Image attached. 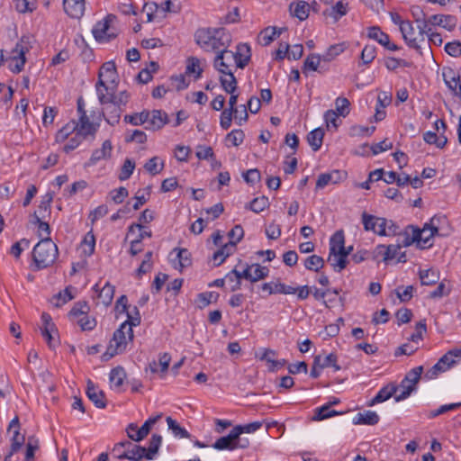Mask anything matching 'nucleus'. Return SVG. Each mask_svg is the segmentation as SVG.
<instances>
[{"instance_id":"1","label":"nucleus","mask_w":461,"mask_h":461,"mask_svg":"<svg viewBox=\"0 0 461 461\" xmlns=\"http://www.w3.org/2000/svg\"><path fill=\"white\" fill-rule=\"evenodd\" d=\"M194 40L203 50L216 54L231 42L230 35L224 28H200L194 33Z\"/></svg>"},{"instance_id":"2","label":"nucleus","mask_w":461,"mask_h":461,"mask_svg":"<svg viewBox=\"0 0 461 461\" xmlns=\"http://www.w3.org/2000/svg\"><path fill=\"white\" fill-rule=\"evenodd\" d=\"M59 256L57 245L50 237H42L34 246L32 250V260L34 269L41 270L51 266Z\"/></svg>"},{"instance_id":"3","label":"nucleus","mask_w":461,"mask_h":461,"mask_svg":"<svg viewBox=\"0 0 461 461\" xmlns=\"http://www.w3.org/2000/svg\"><path fill=\"white\" fill-rule=\"evenodd\" d=\"M32 48V37L23 35L17 41L15 47L12 50V56L9 58V69L13 73H20L26 63L25 54Z\"/></svg>"},{"instance_id":"4","label":"nucleus","mask_w":461,"mask_h":461,"mask_svg":"<svg viewBox=\"0 0 461 461\" xmlns=\"http://www.w3.org/2000/svg\"><path fill=\"white\" fill-rule=\"evenodd\" d=\"M117 72L113 61L102 65L98 73V81L95 84L96 92L113 90L116 87Z\"/></svg>"},{"instance_id":"5","label":"nucleus","mask_w":461,"mask_h":461,"mask_svg":"<svg viewBox=\"0 0 461 461\" xmlns=\"http://www.w3.org/2000/svg\"><path fill=\"white\" fill-rule=\"evenodd\" d=\"M123 448L121 454L117 455V458L123 460L128 459L131 461H140L143 458V453L145 447L140 445H136L129 440L121 441L116 443L113 448V451H118Z\"/></svg>"},{"instance_id":"6","label":"nucleus","mask_w":461,"mask_h":461,"mask_svg":"<svg viewBox=\"0 0 461 461\" xmlns=\"http://www.w3.org/2000/svg\"><path fill=\"white\" fill-rule=\"evenodd\" d=\"M115 20L113 14L107 15L103 21L96 23L92 32L95 39L99 42H108L117 36L114 32H110L111 23Z\"/></svg>"},{"instance_id":"7","label":"nucleus","mask_w":461,"mask_h":461,"mask_svg":"<svg viewBox=\"0 0 461 461\" xmlns=\"http://www.w3.org/2000/svg\"><path fill=\"white\" fill-rule=\"evenodd\" d=\"M134 338L133 330L128 322H122L120 327L113 332L110 344L119 349L122 353L125 351L129 341H132Z\"/></svg>"},{"instance_id":"8","label":"nucleus","mask_w":461,"mask_h":461,"mask_svg":"<svg viewBox=\"0 0 461 461\" xmlns=\"http://www.w3.org/2000/svg\"><path fill=\"white\" fill-rule=\"evenodd\" d=\"M233 65H235V56L228 48L218 51L213 59V68L220 73L233 72L231 69Z\"/></svg>"},{"instance_id":"9","label":"nucleus","mask_w":461,"mask_h":461,"mask_svg":"<svg viewBox=\"0 0 461 461\" xmlns=\"http://www.w3.org/2000/svg\"><path fill=\"white\" fill-rule=\"evenodd\" d=\"M114 90L115 88L105 93L103 90L97 92L99 102L101 104H113L124 110L131 95L127 91H122L118 95H115Z\"/></svg>"},{"instance_id":"10","label":"nucleus","mask_w":461,"mask_h":461,"mask_svg":"<svg viewBox=\"0 0 461 461\" xmlns=\"http://www.w3.org/2000/svg\"><path fill=\"white\" fill-rule=\"evenodd\" d=\"M252 267L253 265L247 264L243 271H239L238 269L234 268L225 276L226 280H228L229 282H232V277L235 279V284L232 285L230 287L231 292H235L240 289L241 279H246L252 283Z\"/></svg>"},{"instance_id":"11","label":"nucleus","mask_w":461,"mask_h":461,"mask_svg":"<svg viewBox=\"0 0 461 461\" xmlns=\"http://www.w3.org/2000/svg\"><path fill=\"white\" fill-rule=\"evenodd\" d=\"M347 172L343 170H333L329 173L321 174L316 182V190L322 189L329 184H338L345 179Z\"/></svg>"},{"instance_id":"12","label":"nucleus","mask_w":461,"mask_h":461,"mask_svg":"<svg viewBox=\"0 0 461 461\" xmlns=\"http://www.w3.org/2000/svg\"><path fill=\"white\" fill-rule=\"evenodd\" d=\"M402 38L404 39L405 42L410 48L415 49L417 51L420 52V54H422L421 52V45L420 41H418V34H415L414 28L410 21H406L403 25H402V28L400 29Z\"/></svg>"},{"instance_id":"13","label":"nucleus","mask_w":461,"mask_h":461,"mask_svg":"<svg viewBox=\"0 0 461 461\" xmlns=\"http://www.w3.org/2000/svg\"><path fill=\"white\" fill-rule=\"evenodd\" d=\"M149 113V121H147L148 125L145 127L146 130L158 131L169 122L167 113L161 110H153Z\"/></svg>"},{"instance_id":"14","label":"nucleus","mask_w":461,"mask_h":461,"mask_svg":"<svg viewBox=\"0 0 461 461\" xmlns=\"http://www.w3.org/2000/svg\"><path fill=\"white\" fill-rule=\"evenodd\" d=\"M175 252L176 253V258L172 260V263L176 269L182 272L184 268L192 265L191 252L187 249L175 248L171 254Z\"/></svg>"},{"instance_id":"15","label":"nucleus","mask_w":461,"mask_h":461,"mask_svg":"<svg viewBox=\"0 0 461 461\" xmlns=\"http://www.w3.org/2000/svg\"><path fill=\"white\" fill-rule=\"evenodd\" d=\"M235 56V67L244 68L251 59V49L248 43H240L237 45L236 51H232Z\"/></svg>"},{"instance_id":"16","label":"nucleus","mask_w":461,"mask_h":461,"mask_svg":"<svg viewBox=\"0 0 461 461\" xmlns=\"http://www.w3.org/2000/svg\"><path fill=\"white\" fill-rule=\"evenodd\" d=\"M408 227L411 231V241L416 242L420 249L429 248L432 246V243L429 242L432 237H429V234L428 235V238H423V234L429 231L425 224L422 229L416 228L413 225H409Z\"/></svg>"},{"instance_id":"17","label":"nucleus","mask_w":461,"mask_h":461,"mask_svg":"<svg viewBox=\"0 0 461 461\" xmlns=\"http://www.w3.org/2000/svg\"><path fill=\"white\" fill-rule=\"evenodd\" d=\"M86 395L88 399L93 402V403L97 408H104L106 406L105 394L103 391L98 390L95 384L91 381H87L86 387Z\"/></svg>"},{"instance_id":"18","label":"nucleus","mask_w":461,"mask_h":461,"mask_svg":"<svg viewBox=\"0 0 461 461\" xmlns=\"http://www.w3.org/2000/svg\"><path fill=\"white\" fill-rule=\"evenodd\" d=\"M240 429H232L230 432L224 437L218 438L212 445L217 450H233L235 449V439L238 438Z\"/></svg>"},{"instance_id":"19","label":"nucleus","mask_w":461,"mask_h":461,"mask_svg":"<svg viewBox=\"0 0 461 461\" xmlns=\"http://www.w3.org/2000/svg\"><path fill=\"white\" fill-rule=\"evenodd\" d=\"M64 11L68 16L79 19L84 14L85 1L84 0H63Z\"/></svg>"},{"instance_id":"20","label":"nucleus","mask_w":461,"mask_h":461,"mask_svg":"<svg viewBox=\"0 0 461 461\" xmlns=\"http://www.w3.org/2000/svg\"><path fill=\"white\" fill-rule=\"evenodd\" d=\"M429 22L432 25L442 26L443 28L451 32L455 29L457 23V19L456 16L451 14H434L429 18Z\"/></svg>"},{"instance_id":"21","label":"nucleus","mask_w":461,"mask_h":461,"mask_svg":"<svg viewBox=\"0 0 461 461\" xmlns=\"http://www.w3.org/2000/svg\"><path fill=\"white\" fill-rule=\"evenodd\" d=\"M398 390V386L394 384H388L385 386L382 387L376 395L370 400V402L367 403V406L371 407L377 403L384 402L386 400L390 399L392 396H393Z\"/></svg>"},{"instance_id":"22","label":"nucleus","mask_w":461,"mask_h":461,"mask_svg":"<svg viewBox=\"0 0 461 461\" xmlns=\"http://www.w3.org/2000/svg\"><path fill=\"white\" fill-rule=\"evenodd\" d=\"M261 289L267 292L268 294H294V286L285 285L281 282L277 283H264Z\"/></svg>"},{"instance_id":"23","label":"nucleus","mask_w":461,"mask_h":461,"mask_svg":"<svg viewBox=\"0 0 461 461\" xmlns=\"http://www.w3.org/2000/svg\"><path fill=\"white\" fill-rule=\"evenodd\" d=\"M289 10L293 16L298 18L300 21H304L309 16L310 5L306 1L299 0L291 3Z\"/></svg>"},{"instance_id":"24","label":"nucleus","mask_w":461,"mask_h":461,"mask_svg":"<svg viewBox=\"0 0 461 461\" xmlns=\"http://www.w3.org/2000/svg\"><path fill=\"white\" fill-rule=\"evenodd\" d=\"M103 111V115L107 122L112 126L117 124L121 118V113H122V108L113 104H105Z\"/></svg>"},{"instance_id":"25","label":"nucleus","mask_w":461,"mask_h":461,"mask_svg":"<svg viewBox=\"0 0 461 461\" xmlns=\"http://www.w3.org/2000/svg\"><path fill=\"white\" fill-rule=\"evenodd\" d=\"M93 289L98 293V298L104 305L108 306L112 303L115 287L109 282H106L101 289L99 288L98 284H96Z\"/></svg>"},{"instance_id":"26","label":"nucleus","mask_w":461,"mask_h":461,"mask_svg":"<svg viewBox=\"0 0 461 461\" xmlns=\"http://www.w3.org/2000/svg\"><path fill=\"white\" fill-rule=\"evenodd\" d=\"M379 416L375 411H366L365 412H358L353 418V423L355 425H375L379 422Z\"/></svg>"},{"instance_id":"27","label":"nucleus","mask_w":461,"mask_h":461,"mask_svg":"<svg viewBox=\"0 0 461 461\" xmlns=\"http://www.w3.org/2000/svg\"><path fill=\"white\" fill-rule=\"evenodd\" d=\"M125 378L126 372L122 366H118L113 368L109 375L111 387L119 391L122 386Z\"/></svg>"},{"instance_id":"28","label":"nucleus","mask_w":461,"mask_h":461,"mask_svg":"<svg viewBox=\"0 0 461 461\" xmlns=\"http://www.w3.org/2000/svg\"><path fill=\"white\" fill-rule=\"evenodd\" d=\"M285 28L267 27L259 33L258 39L263 46L269 45L276 37H278Z\"/></svg>"},{"instance_id":"29","label":"nucleus","mask_w":461,"mask_h":461,"mask_svg":"<svg viewBox=\"0 0 461 461\" xmlns=\"http://www.w3.org/2000/svg\"><path fill=\"white\" fill-rule=\"evenodd\" d=\"M162 443V437L158 434H153L149 442V447H145L143 457L148 460H153L158 454Z\"/></svg>"},{"instance_id":"30","label":"nucleus","mask_w":461,"mask_h":461,"mask_svg":"<svg viewBox=\"0 0 461 461\" xmlns=\"http://www.w3.org/2000/svg\"><path fill=\"white\" fill-rule=\"evenodd\" d=\"M345 246V236L342 230H337L330 239V252L342 253Z\"/></svg>"},{"instance_id":"31","label":"nucleus","mask_w":461,"mask_h":461,"mask_svg":"<svg viewBox=\"0 0 461 461\" xmlns=\"http://www.w3.org/2000/svg\"><path fill=\"white\" fill-rule=\"evenodd\" d=\"M234 249L235 242H229L221 246V248L215 251L212 255L214 265L218 267L222 264L224 260L233 253Z\"/></svg>"},{"instance_id":"32","label":"nucleus","mask_w":461,"mask_h":461,"mask_svg":"<svg viewBox=\"0 0 461 461\" xmlns=\"http://www.w3.org/2000/svg\"><path fill=\"white\" fill-rule=\"evenodd\" d=\"M348 3H343V1H339L335 5L330 8L326 9L323 12V15L330 16L333 18L334 22H338L342 16L346 15L348 13Z\"/></svg>"},{"instance_id":"33","label":"nucleus","mask_w":461,"mask_h":461,"mask_svg":"<svg viewBox=\"0 0 461 461\" xmlns=\"http://www.w3.org/2000/svg\"><path fill=\"white\" fill-rule=\"evenodd\" d=\"M77 131L86 139L87 136H95L99 124H95L89 121L86 117V120L79 119L77 122Z\"/></svg>"},{"instance_id":"34","label":"nucleus","mask_w":461,"mask_h":461,"mask_svg":"<svg viewBox=\"0 0 461 461\" xmlns=\"http://www.w3.org/2000/svg\"><path fill=\"white\" fill-rule=\"evenodd\" d=\"M113 149L112 143L109 140L103 142L102 148L95 149L91 155V164H95L101 159L110 158Z\"/></svg>"},{"instance_id":"35","label":"nucleus","mask_w":461,"mask_h":461,"mask_svg":"<svg viewBox=\"0 0 461 461\" xmlns=\"http://www.w3.org/2000/svg\"><path fill=\"white\" fill-rule=\"evenodd\" d=\"M324 131L321 128H316L311 131L307 135V141L312 150L317 151L322 145Z\"/></svg>"},{"instance_id":"36","label":"nucleus","mask_w":461,"mask_h":461,"mask_svg":"<svg viewBox=\"0 0 461 461\" xmlns=\"http://www.w3.org/2000/svg\"><path fill=\"white\" fill-rule=\"evenodd\" d=\"M422 372L423 367L421 366L412 368L407 373L400 386L412 385L413 390H415V385L420 379Z\"/></svg>"},{"instance_id":"37","label":"nucleus","mask_w":461,"mask_h":461,"mask_svg":"<svg viewBox=\"0 0 461 461\" xmlns=\"http://www.w3.org/2000/svg\"><path fill=\"white\" fill-rule=\"evenodd\" d=\"M223 76L220 77V82L221 87L224 89V91L228 94H232V92H235L237 89V79L234 76L233 72H226L221 73Z\"/></svg>"},{"instance_id":"38","label":"nucleus","mask_w":461,"mask_h":461,"mask_svg":"<svg viewBox=\"0 0 461 461\" xmlns=\"http://www.w3.org/2000/svg\"><path fill=\"white\" fill-rule=\"evenodd\" d=\"M419 276L422 285H433L439 280V273L434 268L420 270Z\"/></svg>"},{"instance_id":"39","label":"nucleus","mask_w":461,"mask_h":461,"mask_svg":"<svg viewBox=\"0 0 461 461\" xmlns=\"http://www.w3.org/2000/svg\"><path fill=\"white\" fill-rule=\"evenodd\" d=\"M270 205L269 200L267 196L262 195L254 198L250 203L245 205L246 209H249L256 213L263 212L266 208Z\"/></svg>"},{"instance_id":"40","label":"nucleus","mask_w":461,"mask_h":461,"mask_svg":"<svg viewBox=\"0 0 461 461\" xmlns=\"http://www.w3.org/2000/svg\"><path fill=\"white\" fill-rule=\"evenodd\" d=\"M455 357H461V348H454L447 351L445 355H443L439 360L438 361L443 367H446V370L450 368L453 365L456 363Z\"/></svg>"},{"instance_id":"41","label":"nucleus","mask_w":461,"mask_h":461,"mask_svg":"<svg viewBox=\"0 0 461 461\" xmlns=\"http://www.w3.org/2000/svg\"><path fill=\"white\" fill-rule=\"evenodd\" d=\"M447 221L446 215L436 214L434 215L429 222L425 223L428 230H429V237H434L438 234V229L440 224L446 223Z\"/></svg>"},{"instance_id":"42","label":"nucleus","mask_w":461,"mask_h":461,"mask_svg":"<svg viewBox=\"0 0 461 461\" xmlns=\"http://www.w3.org/2000/svg\"><path fill=\"white\" fill-rule=\"evenodd\" d=\"M324 259L318 255H312L304 260V267L306 269L319 272L324 267Z\"/></svg>"},{"instance_id":"43","label":"nucleus","mask_w":461,"mask_h":461,"mask_svg":"<svg viewBox=\"0 0 461 461\" xmlns=\"http://www.w3.org/2000/svg\"><path fill=\"white\" fill-rule=\"evenodd\" d=\"M168 429L172 431L175 437L177 438H190L189 432L183 427H181L176 420L172 419L171 417H167L166 419Z\"/></svg>"},{"instance_id":"44","label":"nucleus","mask_w":461,"mask_h":461,"mask_svg":"<svg viewBox=\"0 0 461 461\" xmlns=\"http://www.w3.org/2000/svg\"><path fill=\"white\" fill-rule=\"evenodd\" d=\"M149 115H150L149 112L144 110L139 113L125 115L124 121L135 126L141 125L149 121Z\"/></svg>"},{"instance_id":"45","label":"nucleus","mask_w":461,"mask_h":461,"mask_svg":"<svg viewBox=\"0 0 461 461\" xmlns=\"http://www.w3.org/2000/svg\"><path fill=\"white\" fill-rule=\"evenodd\" d=\"M339 412L335 410H330V406L326 403L323 406L317 408L315 410L314 415L312 417L313 420H322L336 415H339Z\"/></svg>"},{"instance_id":"46","label":"nucleus","mask_w":461,"mask_h":461,"mask_svg":"<svg viewBox=\"0 0 461 461\" xmlns=\"http://www.w3.org/2000/svg\"><path fill=\"white\" fill-rule=\"evenodd\" d=\"M77 125L75 121H72L71 122L67 123L57 132L56 141L57 142L65 141L71 133H73L75 131H77Z\"/></svg>"},{"instance_id":"47","label":"nucleus","mask_w":461,"mask_h":461,"mask_svg":"<svg viewBox=\"0 0 461 461\" xmlns=\"http://www.w3.org/2000/svg\"><path fill=\"white\" fill-rule=\"evenodd\" d=\"M367 36L368 38L376 41L382 46H384V43L388 44L389 35L382 32L377 26L370 27L368 29Z\"/></svg>"},{"instance_id":"48","label":"nucleus","mask_w":461,"mask_h":461,"mask_svg":"<svg viewBox=\"0 0 461 461\" xmlns=\"http://www.w3.org/2000/svg\"><path fill=\"white\" fill-rule=\"evenodd\" d=\"M320 63L321 55L314 53L308 55L303 62V72L306 73L308 70L316 71L320 68Z\"/></svg>"},{"instance_id":"49","label":"nucleus","mask_w":461,"mask_h":461,"mask_svg":"<svg viewBox=\"0 0 461 461\" xmlns=\"http://www.w3.org/2000/svg\"><path fill=\"white\" fill-rule=\"evenodd\" d=\"M15 10L20 14L32 13L36 7V0H14Z\"/></svg>"},{"instance_id":"50","label":"nucleus","mask_w":461,"mask_h":461,"mask_svg":"<svg viewBox=\"0 0 461 461\" xmlns=\"http://www.w3.org/2000/svg\"><path fill=\"white\" fill-rule=\"evenodd\" d=\"M33 220L31 222L34 225L38 226L39 236L42 237V232L45 234V237H50V227L48 222L44 221L41 217L38 215L36 212L32 214Z\"/></svg>"},{"instance_id":"51","label":"nucleus","mask_w":461,"mask_h":461,"mask_svg":"<svg viewBox=\"0 0 461 461\" xmlns=\"http://www.w3.org/2000/svg\"><path fill=\"white\" fill-rule=\"evenodd\" d=\"M159 158L158 157H153L150 159H149L145 165L144 168L152 176H155L158 173H160L164 168V162L161 161L158 163Z\"/></svg>"},{"instance_id":"52","label":"nucleus","mask_w":461,"mask_h":461,"mask_svg":"<svg viewBox=\"0 0 461 461\" xmlns=\"http://www.w3.org/2000/svg\"><path fill=\"white\" fill-rule=\"evenodd\" d=\"M336 113L346 117L350 113V102L348 98L339 96L335 100Z\"/></svg>"},{"instance_id":"53","label":"nucleus","mask_w":461,"mask_h":461,"mask_svg":"<svg viewBox=\"0 0 461 461\" xmlns=\"http://www.w3.org/2000/svg\"><path fill=\"white\" fill-rule=\"evenodd\" d=\"M414 290L413 285H408L406 287L399 286L395 289V294L401 302L406 303L412 298Z\"/></svg>"},{"instance_id":"54","label":"nucleus","mask_w":461,"mask_h":461,"mask_svg":"<svg viewBox=\"0 0 461 461\" xmlns=\"http://www.w3.org/2000/svg\"><path fill=\"white\" fill-rule=\"evenodd\" d=\"M219 298V294L215 292H204L197 295L198 302L201 303L199 308L203 309L208 306L212 302H216Z\"/></svg>"},{"instance_id":"55","label":"nucleus","mask_w":461,"mask_h":461,"mask_svg":"<svg viewBox=\"0 0 461 461\" xmlns=\"http://www.w3.org/2000/svg\"><path fill=\"white\" fill-rule=\"evenodd\" d=\"M134 168H135V162L130 158H126L122 167V169H121V172L119 175V179L121 181H124V180H127L128 178H130V176L133 173Z\"/></svg>"},{"instance_id":"56","label":"nucleus","mask_w":461,"mask_h":461,"mask_svg":"<svg viewBox=\"0 0 461 461\" xmlns=\"http://www.w3.org/2000/svg\"><path fill=\"white\" fill-rule=\"evenodd\" d=\"M126 433L131 440L140 442L146 438L145 434L140 432V428L137 424L130 423L126 428Z\"/></svg>"},{"instance_id":"57","label":"nucleus","mask_w":461,"mask_h":461,"mask_svg":"<svg viewBox=\"0 0 461 461\" xmlns=\"http://www.w3.org/2000/svg\"><path fill=\"white\" fill-rule=\"evenodd\" d=\"M41 332L42 337L46 339L49 347L50 348H56V339H55V334H58V330L55 328H47L42 327L41 328Z\"/></svg>"},{"instance_id":"58","label":"nucleus","mask_w":461,"mask_h":461,"mask_svg":"<svg viewBox=\"0 0 461 461\" xmlns=\"http://www.w3.org/2000/svg\"><path fill=\"white\" fill-rule=\"evenodd\" d=\"M200 60L197 58L191 57L187 60V66L185 69L186 74L196 73L195 78L201 77L203 69L199 68Z\"/></svg>"},{"instance_id":"59","label":"nucleus","mask_w":461,"mask_h":461,"mask_svg":"<svg viewBox=\"0 0 461 461\" xmlns=\"http://www.w3.org/2000/svg\"><path fill=\"white\" fill-rule=\"evenodd\" d=\"M89 307L86 302H77L75 303L73 308L69 312V316L71 318H80L86 313H87Z\"/></svg>"},{"instance_id":"60","label":"nucleus","mask_w":461,"mask_h":461,"mask_svg":"<svg viewBox=\"0 0 461 461\" xmlns=\"http://www.w3.org/2000/svg\"><path fill=\"white\" fill-rule=\"evenodd\" d=\"M24 435L20 434V430H14V434L11 438V454H14L15 452H17L24 444Z\"/></svg>"},{"instance_id":"61","label":"nucleus","mask_w":461,"mask_h":461,"mask_svg":"<svg viewBox=\"0 0 461 461\" xmlns=\"http://www.w3.org/2000/svg\"><path fill=\"white\" fill-rule=\"evenodd\" d=\"M237 112L231 109H223L220 117V125L223 130H228L231 125L233 114H237Z\"/></svg>"},{"instance_id":"62","label":"nucleus","mask_w":461,"mask_h":461,"mask_svg":"<svg viewBox=\"0 0 461 461\" xmlns=\"http://www.w3.org/2000/svg\"><path fill=\"white\" fill-rule=\"evenodd\" d=\"M242 176L244 178V181L250 185H254L261 179L260 172L257 168L247 170L242 174Z\"/></svg>"},{"instance_id":"63","label":"nucleus","mask_w":461,"mask_h":461,"mask_svg":"<svg viewBox=\"0 0 461 461\" xmlns=\"http://www.w3.org/2000/svg\"><path fill=\"white\" fill-rule=\"evenodd\" d=\"M77 324L81 327L82 330H92L96 326V320L86 313L77 320Z\"/></svg>"},{"instance_id":"64","label":"nucleus","mask_w":461,"mask_h":461,"mask_svg":"<svg viewBox=\"0 0 461 461\" xmlns=\"http://www.w3.org/2000/svg\"><path fill=\"white\" fill-rule=\"evenodd\" d=\"M446 52L455 58L461 56V42L459 41H454L447 42L445 45Z\"/></svg>"}]
</instances>
